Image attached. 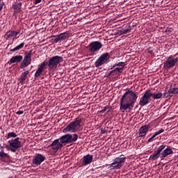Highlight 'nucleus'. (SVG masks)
<instances>
[{"label":"nucleus","mask_w":178,"mask_h":178,"mask_svg":"<svg viewBox=\"0 0 178 178\" xmlns=\"http://www.w3.org/2000/svg\"><path fill=\"white\" fill-rule=\"evenodd\" d=\"M138 93L133 90H128L122 96L120 100V111L124 112L125 111H131L134 108V104L137 102Z\"/></svg>","instance_id":"1"},{"label":"nucleus","mask_w":178,"mask_h":178,"mask_svg":"<svg viewBox=\"0 0 178 178\" xmlns=\"http://www.w3.org/2000/svg\"><path fill=\"white\" fill-rule=\"evenodd\" d=\"M171 154H173L172 148L169 147L166 148V145H162L157 148L156 152H154L150 156L149 159H152V161H156L161 155V158H166V156L171 155Z\"/></svg>","instance_id":"2"},{"label":"nucleus","mask_w":178,"mask_h":178,"mask_svg":"<svg viewBox=\"0 0 178 178\" xmlns=\"http://www.w3.org/2000/svg\"><path fill=\"white\" fill-rule=\"evenodd\" d=\"M81 127V118H76L63 129V133H76Z\"/></svg>","instance_id":"3"},{"label":"nucleus","mask_w":178,"mask_h":178,"mask_svg":"<svg viewBox=\"0 0 178 178\" xmlns=\"http://www.w3.org/2000/svg\"><path fill=\"white\" fill-rule=\"evenodd\" d=\"M19 140H20V138L17 137L15 139L8 140L9 145L6 146V148L10 150L11 152H16V151H19L20 148H22V142Z\"/></svg>","instance_id":"4"},{"label":"nucleus","mask_w":178,"mask_h":178,"mask_svg":"<svg viewBox=\"0 0 178 178\" xmlns=\"http://www.w3.org/2000/svg\"><path fill=\"white\" fill-rule=\"evenodd\" d=\"M60 62H63V57L59 56L51 57L47 63L49 70H55Z\"/></svg>","instance_id":"5"},{"label":"nucleus","mask_w":178,"mask_h":178,"mask_svg":"<svg viewBox=\"0 0 178 178\" xmlns=\"http://www.w3.org/2000/svg\"><path fill=\"white\" fill-rule=\"evenodd\" d=\"M63 145H66L65 144V142H63V138L61 136L59 139L54 140L50 145V147L51 149H53L54 154H56V152L59 151V149H62Z\"/></svg>","instance_id":"6"},{"label":"nucleus","mask_w":178,"mask_h":178,"mask_svg":"<svg viewBox=\"0 0 178 178\" xmlns=\"http://www.w3.org/2000/svg\"><path fill=\"white\" fill-rule=\"evenodd\" d=\"M126 161V157L121 155L118 157H116L111 164H110V167L111 169H120L122 166H123V163H124Z\"/></svg>","instance_id":"7"},{"label":"nucleus","mask_w":178,"mask_h":178,"mask_svg":"<svg viewBox=\"0 0 178 178\" xmlns=\"http://www.w3.org/2000/svg\"><path fill=\"white\" fill-rule=\"evenodd\" d=\"M63 138V143L66 145L67 144H73V143H76L77 140H79V135L77 134H67L61 136Z\"/></svg>","instance_id":"8"},{"label":"nucleus","mask_w":178,"mask_h":178,"mask_svg":"<svg viewBox=\"0 0 178 178\" xmlns=\"http://www.w3.org/2000/svg\"><path fill=\"white\" fill-rule=\"evenodd\" d=\"M110 58L111 55H109V53H104L102 54L95 63V67H101L102 65H105V63H108Z\"/></svg>","instance_id":"9"},{"label":"nucleus","mask_w":178,"mask_h":178,"mask_svg":"<svg viewBox=\"0 0 178 178\" xmlns=\"http://www.w3.org/2000/svg\"><path fill=\"white\" fill-rule=\"evenodd\" d=\"M151 95H152V92L149 90H147L139 101L140 106H145V105H148L151 99Z\"/></svg>","instance_id":"10"},{"label":"nucleus","mask_w":178,"mask_h":178,"mask_svg":"<svg viewBox=\"0 0 178 178\" xmlns=\"http://www.w3.org/2000/svg\"><path fill=\"white\" fill-rule=\"evenodd\" d=\"M178 58H175L172 55L168 57L165 62L164 63L165 69H172V67H175L176 65H177Z\"/></svg>","instance_id":"11"},{"label":"nucleus","mask_w":178,"mask_h":178,"mask_svg":"<svg viewBox=\"0 0 178 178\" xmlns=\"http://www.w3.org/2000/svg\"><path fill=\"white\" fill-rule=\"evenodd\" d=\"M103 44L101 42L95 41L89 44L88 49L91 54H95V52H98L101 48H102Z\"/></svg>","instance_id":"12"},{"label":"nucleus","mask_w":178,"mask_h":178,"mask_svg":"<svg viewBox=\"0 0 178 178\" xmlns=\"http://www.w3.org/2000/svg\"><path fill=\"white\" fill-rule=\"evenodd\" d=\"M31 54H33L31 50L25 54L24 59L20 64V69H25L29 65L31 64Z\"/></svg>","instance_id":"13"},{"label":"nucleus","mask_w":178,"mask_h":178,"mask_svg":"<svg viewBox=\"0 0 178 178\" xmlns=\"http://www.w3.org/2000/svg\"><path fill=\"white\" fill-rule=\"evenodd\" d=\"M47 159V157L41 154H37L34 156L33 161H32V165L33 166H40L44 161Z\"/></svg>","instance_id":"14"},{"label":"nucleus","mask_w":178,"mask_h":178,"mask_svg":"<svg viewBox=\"0 0 178 178\" xmlns=\"http://www.w3.org/2000/svg\"><path fill=\"white\" fill-rule=\"evenodd\" d=\"M47 65H48V62L44 61L40 65H38V68L34 74L35 79H38V77H40V76L42 74V72L45 70V66H47Z\"/></svg>","instance_id":"15"},{"label":"nucleus","mask_w":178,"mask_h":178,"mask_svg":"<svg viewBox=\"0 0 178 178\" xmlns=\"http://www.w3.org/2000/svg\"><path fill=\"white\" fill-rule=\"evenodd\" d=\"M20 34V31H8L5 34L6 40H15L17 38V35Z\"/></svg>","instance_id":"16"},{"label":"nucleus","mask_w":178,"mask_h":178,"mask_svg":"<svg viewBox=\"0 0 178 178\" xmlns=\"http://www.w3.org/2000/svg\"><path fill=\"white\" fill-rule=\"evenodd\" d=\"M92 159H94V156L92 155L87 154L84 156L81 163L82 166H87V165H90V163L92 162Z\"/></svg>","instance_id":"17"},{"label":"nucleus","mask_w":178,"mask_h":178,"mask_svg":"<svg viewBox=\"0 0 178 178\" xmlns=\"http://www.w3.org/2000/svg\"><path fill=\"white\" fill-rule=\"evenodd\" d=\"M149 130V125H144L141 127L138 131V137H145Z\"/></svg>","instance_id":"18"},{"label":"nucleus","mask_w":178,"mask_h":178,"mask_svg":"<svg viewBox=\"0 0 178 178\" xmlns=\"http://www.w3.org/2000/svg\"><path fill=\"white\" fill-rule=\"evenodd\" d=\"M23 60V56L22 55H17L15 56H13L10 60L9 63L10 65H12V63H20Z\"/></svg>","instance_id":"19"},{"label":"nucleus","mask_w":178,"mask_h":178,"mask_svg":"<svg viewBox=\"0 0 178 178\" xmlns=\"http://www.w3.org/2000/svg\"><path fill=\"white\" fill-rule=\"evenodd\" d=\"M0 160L3 162H8V161H10V156L7 153L3 152V149L0 151Z\"/></svg>","instance_id":"20"},{"label":"nucleus","mask_w":178,"mask_h":178,"mask_svg":"<svg viewBox=\"0 0 178 178\" xmlns=\"http://www.w3.org/2000/svg\"><path fill=\"white\" fill-rule=\"evenodd\" d=\"M30 72L29 70L24 71V72L22 73L21 77H20V83L23 84V83H25L26 79H27V76H29V74Z\"/></svg>","instance_id":"21"},{"label":"nucleus","mask_w":178,"mask_h":178,"mask_svg":"<svg viewBox=\"0 0 178 178\" xmlns=\"http://www.w3.org/2000/svg\"><path fill=\"white\" fill-rule=\"evenodd\" d=\"M13 8L15 10V13H19L22 9V3H16L13 6Z\"/></svg>","instance_id":"22"},{"label":"nucleus","mask_w":178,"mask_h":178,"mask_svg":"<svg viewBox=\"0 0 178 178\" xmlns=\"http://www.w3.org/2000/svg\"><path fill=\"white\" fill-rule=\"evenodd\" d=\"M165 131V129H161L159 131H158L155 134H154L150 138L148 139V143H151L156 137V136H159V134H161V133H163Z\"/></svg>","instance_id":"23"},{"label":"nucleus","mask_w":178,"mask_h":178,"mask_svg":"<svg viewBox=\"0 0 178 178\" xmlns=\"http://www.w3.org/2000/svg\"><path fill=\"white\" fill-rule=\"evenodd\" d=\"M131 31V26H129L125 29H121L120 31V35H123V34H127V33H130Z\"/></svg>","instance_id":"24"},{"label":"nucleus","mask_w":178,"mask_h":178,"mask_svg":"<svg viewBox=\"0 0 178 178\" xmlns=\"http://www.w3.org/2000/svg\"><path fill=\"white\" fill-rule=\"evenodd\" d=\"M162 97H163L162 92H158L156 94L152 92L151 97L153 98L154 99H160V98H162Z\"/></svg>","instance_id":"25"},{"label":"nucleus","mask_w":178,"mask_h":178,"mask_svg":"<svg viewBox=\"0 0 178 178\" xmlns=\"http://www.w3.org/2000/svg\"><path fill=\"white\" fill-rule=\"evenodd\" d=\"M23 47H24V42L19 44L18 46H17L14 49H11L10 52H16V51H19V50L22 49V48H23Z\"/></svg>","instance_id":"26"},{"label":"nucleus","mask_w":178,"mask_h":178,"mask_svg":"<svg viewBox=\"0 0 178 178\" xmlns=\"http://www.w3.org/2000/svg\"><path fill=\"white\" fill-rule=\"evenodd\" d=\"M122 72H123L122 70V68L120 67H116L114 70H111V73L113 74V76H115V74H118V73H122Z\"/></svg>","instance_id":"27"},{"label":"nucleus","mask_w":178,"mask_h":178,"mask_svg":"<svg viewBox=\"0 0 178 178\" xmlns=\"http://www.w3.org/2000/svg\"><path fill=\"white\" fill-rule=\"evenodd\" d=\"M17 137V134L15 132H9L7 135V138H16Z\"/></svg>","instance_id":"28"},{"label":"nucleus","mask_w":178,"mask_h":178,"mask_svg":"<svg viewBox=\"0 0 178 178\" xmlns=\"http://www.w3.org/2000/svg\"><path fill=\"white\" fill-rule=\"evenodd\" d=\"M172 97H173V95H175V94H178V88H170L169 90Z\"/></svg>","instance_id":"29"},{"label":"nucleus","mask_w":178,"mask_h":178,"mask_svg":"<svg viewBox=\"0 0 178 178\" xmlns=\"http://www.w3.org/2000/svg\"><path fill=\"white\" fill-rule=\"evenodd\" d=\"M111 108L109 107V106H106L104 107V108L102 110H101L99 111V113H105V111H107V113L109 112V111H111Z\"/></svg>","instance_id":"30"},{"label":"nucleus","mask_w":178,"mask_h":178,"mask_svg":"<svg viewBox=\"0 0 178 178\" xmlns=\"http://www.w3.org/2000/svg\"><path fill=\"white\" fill-rule=\"evenodd\" d=\"M118 68L122 69V71L123 72V69H124V66H126V64L124 62H120L118 63Z\"/></svg>","instance_id":"31"},{"label":"nucleus","mask_w":178,"mask_h":178,"mask_svg":"<svg viewBox=\"0 0 178 178\" xmlns=\"http://www.w3.org/2000/svg\"><path fill=\"white\" fill-rule=\"evenodd\" d=\"M58 35L61 40H66V38H67V36L66 35V33H60Z\"/></svg>","instance_id":"32"},{"label":"nucleus","mask_w":178,"mask_h":178,"mask_svg":"<svg viewBox=\"0 0 178 178\" xmlns=\"http://www.w3.org/2000/svg\"><path fill=\"white\" fill-rule=\"evenodd\" d=\"M168 97H172V94L170 93V90H168V92H165L163 94V98H168Z\"/></svg>","instance_id":"33"},{"label":"nucleus","mask_w":178,"mask_h":178,"mask_svg":"<svg viewBox=\"0 0 178 178\" xmlns=\"http://www.w3.org/2000/svg\"><path fill=\"white\" fill-rule=\"evenodd\" d=\"M52 41L55 44H58V42L62 41V39H60V36H59V35H58L55 39H52Z\"/></svg>","instance_id":"34"},{"label":"nucleus","mask_w":178,"mask_h":178,"mask_svg":"<svg viewBox=\"0 0 178 178\" xmlns=\"http://www.w3.org/2000/svg\"><path fill=\"white\" fill-rule=\"evenodd\" d=\"M165 33L168 35H169L170 33H172V28H169L168 29L165 30Z\"/></svg>","instance_id":"35"},{"label":"nucleus","mask_w":178,"mask_h":178,"mask_svg":"<svg viewBox=\"0 0 178 178\" xmlns=\"http://www.w3.org/2000/svg\"><path fill=\"white\" fill-rule=\"evenodd\" d=\"M16 113H17V115H23V113H24V111H17Z\"/></svg>","instance_id":"36"},{"label":"nucleus","mask_w":178,"mask_h":178,"mask_svg":"<svg viewBox=\"0 0 178 178\" xmlns=\"http://www.w3.org/2000/svg\"><path fill=\"white\" fill-rule=\"evenodd\" d=\"M42 1V0H35V1H34V4H35V5H37V4L40 3Z\"/></svg>","instance_id":"37"},{"label":"nucleus","mask_w":178,"mask_h":178,"mask_svg":"<svg viewBox=\"0 0 178 178\" xmlns=\"http://www.w3.org/2000/svg\"><path fill=\"white\" fill-rule=\"evenodd\" d=\"M2 8H3V3H0V12L2 10Z\"/></svg>","instance_id":"38"},{"label":"nucleus","mask_w":178,"mask_h":178,"mask_svg":"<svg viewBox=\"0 0 178 178\" xmlns=\"http://www.w3.org/2000/svg\"><path fill=\"white\" fill-rule=\"evenodd\" d=\"M113 76V72H112V71H111L109 73H108V76Z\"/></svg>","instance_id":"39"},{"label":"nucleus","mask_w":178,"mask_h":178,"mask_svg":"<svg viewBox=\"0 0 178 178\" xmlns=\"http://www.w3.org/2000/svg\"><path fill=\"white\" fill-rule=\"evenodd\" d=\"M149 54H151V55H152L154 54V52L152 51H149Z\"/></svg>","instance_id":"40"},{"label":"nucleus","mask_w":178,"mask_h":178,"mask_svg":"<svg viewBox=\"0 0 178 178\" xmlns=\"http://www.w3.org/2000/svg\"><path fill=\"white\" fill-rule=\"evenodd\" d=\"M116 66H118V63L114 64L113 67H116Z\"/></svg>","instance_id":"41"},{"label":"nucleus","mask_w":178,"mask_h":178,"mask_svg":"<svg viewBox=\"0 0 178 178\" xmlns=\"http://www.w3.org/2000/svg\"><path fill=\"white\" fill-rule=\"evenodd\" d=\"M0 149H3V147L0 145Z\"/></svg>","instance_id":"42"},{"label":"nucleus","mask_w":178,"mask_h":178,"mask_svg":"<svg viewBox=\"0 0 178 178\" xmlns=\"http://www.w3.org/2000/svg\"><path fill=\"white\" fill-rule=\"evenodd\" d=\"M51 37H55V35H53V36H51Z\"/></svg>","instance_id":"43"},{"label":"nucleus","mask_w":178,"mask_h":178,"mask_svg":"<svg viewBox=\"0 0 178 178\" xmlns=\"http://www.w3.org/2000/svg\"><path fill=\"white\" fill-rule=\"evenodd\" d=\"M152 1H155V0H152Z\"/></svg>","instance_id":"44"}]
</instances>
